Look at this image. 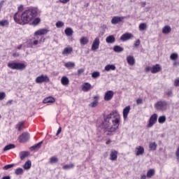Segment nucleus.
I'll list each match as a JSON object with an SVG mask.
<instances>
[{"mask_svg":"<svg viewBox=\"0 0 179 179\" xmlns=\"http://www.w3.org/2000/svg\"><path fill=\"white\" fill-rule=\"evenodd\" d=\"M12 167H15V164L6 165V166H4L3 169V170H9V169H12Z\"/></svg>","mask_w":179,"mask_h":179,"instance_id":"de8ad7c7","label":"nucleus"},{"mask_svg":"<svg viewBox=\"0 0 179 179\" xmlns=\"http://www.w3.org/2000/svg\"><path fill=\"white\" fill-rule=\"evenodd\" d=\"M94 99V101L92 103H91V104H90V106H91V107L92 108L96 107L97 104H99V101H97L99 100V96H95Z\"/></svg>","mask_w":179,"mask_h":179,"instance_id":"7c9ffc66","label":"nucleus"},{"mask_svg":"<svg viewBox=\"0 0 179 179\" xmlns=\"http://www.w3.org/2000/svg\"><path fill=\"white\" fill-rule=\"evenodd\" d=\"M30 155V152L29 151H22L20 152V157L21 160H24L27 156Z\"/></svg>","mask_w":179,"mask_h":179,"instance_id":"6ab92c4d","label":"nucleus"},{"mask_svg":"<svg viewBox=\"0 0 179 179\" xmlns=\"http://www.w3.org/2000/svg\"><path fill=\"white\" fill-rule=\"evenodd\" d=\"M38 44V41L37 40L34 41V45H37Z\"/></svg>","mask_w":179,"mask_h":179,"instance_id":"338daca9","label":"nucleus"},{"mask_svg":"<svg viewBox=\"0 0 179 179\" xmlns=\"http://www.w3.org/2000/svg\"><path fill=\"white\" fill-rule=\"evenodd\" d=\"M136 103L137 104H141V103H142V99H137Z\"/></svg>","mask_w":179,"mask_h":179,"instance_id":"e2e57ef3","label":"nucleus"},{"mask_svg":"<svg viewBox=\"0 0 179 179\" xmlns=\"http://www.w3.org/2000/svg\"><path fill=\"white\" fill-rule=\"evenodd\" d=\"M174 85H175V86H179V78L175 80V81H174Z\"/></svg>","mask_w":179,"mask_h":179,"instance_id":"864d4df0","label":"nucleus"},{"mask_svg":"<svg viewBox=\"0 0 179 179\" xmlns=\"http://www.w3.org/2000/svg\"><path fill=\"white\" fill-rule=\"evenodd\" d=\"M99 45H100V38H96L92 43L91 50L92 51H96V50H99Z\"/></svg>","mask_w":179,"mask_h":179,"instance_id":"6e6552de","label":"nucleus"},{"mask_svg":"<svg viewBox=\"0 0 179 179\" xmlns=\"http://www.w3.org/2000/svg\"><path fill=\"white\" fill-rule=\"evenodd\" d=\"M141 45V40L138 39L135 43H134V48H138Z\"/></svg>","mask_w":179,"mask_h":179,"instance_id":"09e8293b","label":"nucleus"},{"mask_svg":"<svg viewBox=\"0 0 179 179\" xmlns=\"http://www.w3.org/2000/svg\"><path fill=\"white\" fill-rule=\"evenodd\" d=\"M141 6L142 8H145V6H146V1H144L141 3Z\"/></svg>","mask_w":179,"mask_h":179,"instance_id":"680f3d73","label":"nucleus"},{"mask_svg":"<svg viewBox=\"0 0 179 179\" xmlns=\"http://www.w3.org/2000/svg\"><path fill=\"white\" fill-rule=\"evenodd\" d=\"M23 125H24V122H19V124H17V128L18 131H22V127H23Z\"/></svg>","mask_w":179,"mask_h":179,"instance_id":"49530a36","label":"nucleus"},{"mask_svg":"<svg viewBox=\"0 0 179 179\" xmlns=\"http://www.w3.org/2000/svg\"><path fill=\"white\" fill-rule=\"evenodd\" d=\"M13 101V100H9V101L6 103V106H9V105L12 104Z\"/></svg>","mask_w":179,"mask_h":179,"instance_id":"052dcab7","label":"nucleus"},{"mask_svg":"<svg viewBox=\"0 0 179 179\" xmlns=\"http://www.w3.org/2000/svg\"><path fill=\"white\" fill-rule=\"evenodd\" d=\"M110 160L115 161L117 160V158L118 157V152L115 150H112L110 154Z\"/></svg>","mask_w":179,"mask_h":179,"instance_id":"f8f14e48","label":"nucleus"},{"mask_svg":"<svg viewBox=\"0 0 179 179\" xmlns=\"http://www.w3.org/2000/svg\"><path fill=\"white\" fill-rule=\"evenodd\" d=\"M157 148V144H156V143H150V150H156Z\"/></svg>","mask_w":179,"mask_h":179,"instance_id":"37998d69","label":"nucleus"},{"mask_svg":"<svg viewBox=\"0 0 179 179\" xmlns=\"http://www.w3.org/2000/svg\"><path fill=\"white\" fill-rule=\"evenodd\" d=\"M100 76V73L99 71H94L92 73V78H93L94 79H96L97 78H99Z\"/></svg>","mask_w":179,"mask_h":179,"instance_id":"c03bdc74","label":"nucleus"},{"mask_svg":"<svg viewBox=\"0 0 179 179\" xmlns=\"http://www.w3.org/2000/svg\"><path fill=\"white\" fill-rule=\"evenodd\" d=\"M75 165L73 164H66L63 166L64 170H69L70 169H73Z\"/></svg>","mask_w":179,"mask_h":179,"instance_id":"c9c22d12","label":"nucleus"},{"mask_svg":"<svg viewBox=\"0 0 179 179\" xmlns=\"http://www.w3.org/2000/svg\"><path fill=\"white\" fill-rule=\"evenodd\" d=\"M157 122V114L154 113L152 115L150 116L149 120V123L147 125L148 128H152L155 124Z\"/></svg>","mask_w":179,"mask_h":179,"instance_id":"0eeeda50","label":"nucleus"},{"mask_svg":"<svg viewBox=\"0 0 179 179\" xmlns=\"http://www.w3.org/2000/svg\"><path fill=\"white\" fill-rule=\"evenodd\" d=\"M106 43H108V44H113V43H115V37L114 36V35L108 36L106 38Z\"/></svg>","mask_w":179,"mask_h":179,"instance_id":"f3484780","label":"nucleus"},{"mask_svg":"<svg viewBox=\"0 0 179 179\" xmlns=\"http://www.w3.org/2000/svg\"><path fill=\"white\" fill-rule=\"evenodd\" d=\"M150 71L152 73V67L148 66V67L145 68V72H150Z\"/></svg>","mask_w":179,"mask_h":179,"instance_id":"5fc2aeb1","label":"nucleus"},{"mask_svg":"<svg viewBox=\"0 0 179 179\" xmlns=\"http://www.w3.org/2000/svg\"><path fill=\"white\" fill-rule=\"evenodd\" d=\"M43 103L47 104L48 103H55V99L52 96H48L43 100Z\"/></svg>","mask_w":179,"mask_h":179,"instance_id":"a878e982","label":"nucleus"},{"mask_svg":"<svg viewBox=\"0 0 179 179\" xmlns=\"http://www.w3.org/2000/svg\"><path fill=\"white\" fill-rule=\"evenodd\" d=\"M69 1L70 0H59V2H61L62 3H68Z\"/></svg>","mask_w":179,"mask_h":179,"instance_id":"4d7b16f0","label":"nucleus"},{"mask_svg":"<svg viewBox=\"0 0 179 179\" xmlns=\"http://www.w3.org/2000/svg\"><path fill=\"white\" fill-rule=\"evenodd\" d=\"M29 139H30V135L27 132L22 133L18 138L19 142H20V143H24L25 142H27Z\"/></svg>","mask_w":179,"mask_h":179,"instance_id":"423d86ee","label":"nucleus"},{"mask_svg":"<svg viewBox=\"0 0 179 179\" xmlns=\"http://www.w3.org/2000/svg\"><path fill=\"white\" fill-rule=\"evenodd\" d=\"M64 66H66V68H73V66H75V63L69 62L64 64Z\"/></svg>","mask_w":179,"mask_h":179,"instance_id":"ea45409f","label":"nucleus"},{"mask_svg":"<svg viewBox=\"0 0 179 179\" xmlns=\"http://www.w3.org/2000/svg\"><path fill=\"white\" fill-rule=\"evenodd\" d=\"M162 33L164 34H169V33H171V27L169 25L165 26L162 28Z\"/></svg>","mask_w":179,"mask_h":179,"instance_id":"b1692460","label":"nucleus"},{"mask_svg":"<svg viewBox=\"0 0 179 179\" xmlns=\"http://www.w3.org/2000/svg\"><path fill=\"white\" fill-rule=\"evenodd\" d=\"M64 33H65L66 36L69 37V36H72V34H73V30L70 27H67L64 30Z\"/></svg>","mask_w":179,"mask_h":179,"instance_id":"bb28decb","label":"nucleus"},{"mask_svg":"<svg viewBox=\"0 0 179 179\" xmlns=\"http://www.w3.org/2000/svg\"><path fill=\"white\" fill-rule=\"evenodd\" d=\"M24 170H30L31 168V161L28 160L23 166Z\"/></svg>","mask_w":179,"mask_h":179,"instance_id":"cd10ccee","label":"nucleus"},{"mask_svg":"<svg viewBox=\"0 0 179 179\" xmlns=\"http://www.w3.org/2000/svg\"><path fill=\"white\" fill-rule=\"evenodd\" d=\"M41 145H43V141L31 147V150H36V149H40V148H41Z\"/></svg>","mask_w":179,"mask_h":179,"instance_id":"2f4dec72","label":"nucleus"},{"mask_svg":"<svg viewBox=\"0 0 179 179\" xmlns=\"http://www.w3.org/2000/svg\"><path fill=\"white\" fill-rule=\"evenodd\" d=\"M133 36L131 34L129 33H126L124 34L121 37H120V40L122 41H127V40H129L131 38H132Z\"/></svg>","mask_w":179,"mask_h":179,"instance_id":"9b49d317","label":"nucleus"},{"mask_svg":"<svg viewBox=\"0 0 179 179\" xmlns=\"http://www.w3.org/2000/svg\"><path fill=\"white\" fill-rule=\"evenodd\" d=\"M174 66H177V65H179V62H176L174 64H173Z\"/></svg>","mask_w":179,"mask_h":179,"instance_id":"774afa93","label":"nucleus"},{"mask_svg":"<svg viewBox=\"0 0 179 179\" xmlns=\"http://www.w3.org/2000/svg\"><path fill=\"white\" fill-rule=\"evenodd\" d=\"M124 19H125V17L115 16L112 18L111 23L112 24H118V23H121Z\"/></svg>","mask_w":179,"mask_h":179,"instance_id":"1a4fd4ad","label":"nucleus"},{"mask_svg":"<svg viewBox=\"0 0 179 179\" xmlns=\"http://www.w3.org/2000/svg\"><path fill=\"white\" fill-rule=\"evenodd\" d=\"M8 68L10 69H16L17 71H22V69H24L26 68V65L23 63H8Z\"/></svg>","mask_w":179,"mask_h":179,"instance_id":"7ed1b4c3","label":"nucleus"},{"mask_svg":"<svg viewBox=\"0 0 179 179\" xmlns=\"http://www.w3.org/2000/svg\"><path fill=\"white\" fill-rule=\"evenodd\" d=\"M8 24H9V22H8V20H6L0 21V26H1V27H5V26H8Z\"/></svg>","mask_w":179,"mask_h":179,"instance_id":"a19ab883","label":"nucleus"},{"mask_svg":"<svg viewBox=\"0 0 179 179\" xmlns=\"http://www.w3.org/2000/svg\"><path fill=\"white\" fill-rule=\"evenodd\" d=\"M161 69L160 64H155L152 67V73H157V72H160Z\"/></svg>","mask_w":179,"mask_h":179,"instance_id":"dca6fc26","label":"nucleus"},{"mask_svg":"<svg viewBox=\"0 0 179 179\" xmlns=\"http://www.w3.org/2000/svg\"><path fill=\"white\" fill-rule=\"evenodd\" d=\"M32 20H33L32 22L33 26H37V24H38L41 22V20L39 17H36Z\"/></svg>","mask_w":179,"mask_h":179,"instance_id":"f704fd0d","label":"nucleus"},{"mask_svg":"<svg viewBox=\"0 0 179 179\" xmlns=\"http://www.w3.org/2000/svg\"><path fill=\"white\" fill-rule=\"evenodd\" d=\"M129 111H131V106H126L123 109V117H124V120H127V118L128 117V114H129Z\"/></svg>","mask_w":179,"mask_h":179,"instance_id":"ddd939ff","label":"nucleus"},{"mask_svg":"<svg viewBox=\"0 0 179 179\" xmlns=\"http://www.w3.org/2000/svg\"><path fill=\"white\" fill-rule=\"evenodd\" d=\"M89 43V39L86 36H83L80 39V45H86Z\"/></svg>","mask_w":179,"mask_h":179,"instance_id":"393cba45","label":"nucleus"},{"mask_svg":"<svg viewBox=\"0 0 179 179\" xmlns=\"http://www.w3.org/2000/svg\"><path fill=\"white\" fill-rule=\"evenodd\" d=\"M167 95H168L169 97H171V96H173V91H172V90L168 91Z\"/></svg>","mask_w":179,"mask_h":179,"instance_id":"6e6d98bb","label":"nucleus"},{"mask_svg":"<svg viewBox=\"0 0 179 179\" xmlns=\"http://www.w3.org/2000/svg\"><path fill=\"white\" fill-rule=\"evenodd\" d=\"M113 51L115 52H122V51H124V48H122L120 45H115L113 47Z\"/></svg>","mask_w":179,"mask_h":179,"instance_id":"c85d7f7f","label":"nucleus"},{"mask_svg":"<svg viewBox=\"0 0 179 179\" xmlns=\"http://www.w3.org/2000/svg\"><path fill=\"white\" fill-rule=\"evenodd\" d=\"M15 173L16 174V176H21L22 174H23V169L22 168H18L15 170Z\"/></svg>","mask_w":179,"mask_h":179,"instance_id":"58836bf2","label":"nucleus"},{"mask_svg":"<svg viewBox=\"0 0 179 179\" xmlns=\"http://www.w3.org/2000/svg\"><path fill=\"white\" fill-rule=\"evenodd\" d=\"M49 163H50V164H55V163H58V158L57 157H52L50 159Z\"/></svg>","mask_w":179,"mask_h":179,"instance_id":"72a5a7b5","label":"nucleus"},{"mask_svg":"<svg viewBox=\"0 0 179 179\" xmlns=\"http://www.w3.org/2000/svg\"><path fill=\"white\" fill-rule=\"evenodd\" d=\"M64 24L62 21H58L56 23V27H57L58 29H61V27H64Z\"/></svg>","mask_w":179,"mask_h":179,"instance_id":"a18cd8bd","label":"nucleus"},{"mask_svg":"<svg viewBox=\"0 0 179 179\" xmlns=\"http://www.w3.org/2000/svg\"><path fill=\"white\" fill-rule=\"evenodd\" d=\"M146 27H147V25L145 23H141L139 24V27H138V29L139 30H141V31H143V30H146Z\"/></svg>","mask_w":179,"mask_h":179,"instance_id":"4c0bfd02","label":"nucleus"},{"mask_svg":"<svg viewBox=\"0 0 179 179\" xmlns=\"http://www.w3.org/2000/svg\"><path fill=\"white\" fill-rule=\"evenodd\" d=\"M115 69H117V68L114 64H108L105 66V71H106V72H109V71H115Z\"/></svg>","mask_w":179,"mask_h":179,"instance_id":"412c9836","label":"nucleus"},{"mask_svg":"<svg viewBox=\"0 0 179 179\" xmlns=\"http://www.w3.org/2000/svg\"><path fill=\"white\" fill-rule=\"evenodd\" d=\"M158 122L159 124H164V122H166V117L164 115L160 116L158 118Z\"/></svg>","mask_w":179,"mask_h":179,"instance_id":"e433bc0d","label":"nucleus"},{"mask_svg":"<svg viewBox=\"0 0 179 179\" xmlns=\"http://www.w3.org/2000/svg\"><path fill=\"white\" fill-rule=\"evenodd\" d=\"M85 72V69H80L78 70V76H80V75H82V73H83Z\"/></svg>","mask_w":179,"mask_h":179,"instance_id":"8fccbe9b","label":"nucleus"},{"mask_svg":"<svg viewBox=\"0 0 179 179\" xmlns=\"http://www.w3.org/2000/svg\"><path fill=\"white\" fill-rule=\"evenodd\" d=\"M155 176V169H150L147 171L148 178H152Z\"/></svg>","mask_w":179,"mask_h":179,"instance_id":"473e14b6","label":"nucleus"},{"mask_svg":"<svg viewBox=\"0 0 179 179\" xmlns=\"http://www.w3.org/2000/svg\"><path fill=\"white\" fill-rule=\"evenodd\" d=\"M15 148H16V145H15V144H8L4 147L3 152L10 150V149H15Z\"/></svg>","mask_w":179,"mask_h":179,"instance_id":"c756f323","label":"nucleus"},{"mask_svg":"<svg viewBox=\"0 0 179 179\" xmlns=\"http://www.w3.org/2000/svg\"><path fill=\"white\" fill-rule=\"evenodd\" d=\"M62 131V128L59 127L57 131L56 136H58V135H59V134H61Z\"/></svg>","mask_w":179,"mask_h":179,"instance_id":"603ef678","label":"nucleus"},{"mask_svg":"<svg viewBox=\"0 0 179 179\" xmlns=\"http://www.w3.org/2000/svg\"><path fill=\"white\" fill-rule=\"evenodd\" d=\"M37 15H38V8H31L24 10L22 15H20L19 12L15 13L14 20L15 23L24 26L25 24H29L34 17H37Z\"/></svg>","mask_w":179,"mask_h":179,"instance_id":"f03ea898","label":"nucleus"},{"mask_svg":"<svg viewBox=\"0 0 179 179\" xmlns=\"http://www.w3.org/2000/svg\"><path fill=\"white\" fill-rule=\"evenodd\" d=\"M178 54H177V53H173L170 56V59L172 61H176V59H178Z\"/></svg>","mask_w":179,"mask_h":179,"instance_id":"79ce46f5","label":"nucleus"},{"mask_svg":"<svg viewBox=\"0 0 179 179\" xmlns=\"http://www.w3.org/2000/svg\"><path fill=\"white\" fill-rule=\"evenodd\" d=\"M145 153V148L142 146H138L136 148V155L137 156H141V155H143Z\"/></svg>","mask_w":179,"mask_h":179,"instance_id":"4468645a","label":"nucleus"},{"mask_svg":"<svg viewBox=\"0 0 179 179\" xmlns=\"http://www.w3.org/2000/svg\"><path fill=\"white\" fill-rule=\"evenodd\" d=\"M146 175H145V174H141V179H146Z\"/></svg>","mask_w":179,"mask_h":179,"instance_id":"13d9d810","label":"nucleus"},{"mask_svg":"<svg viewBox=\"0 0 179 179\" xmlns=\"http://www.w3.org/2000/svg\"><path fill=\"white\" fill-rule=\"evenodd\" d=\"M155 107L158 111H164L167 110V102L166 101H159L155 103Z\"/></svg>","mask_w":179,"mask_h":179,"instance_id":"20e7f679","label":"nucleus"},{"mask_svg":"<svg viewBox=\"0 0 179 179\" xmlns=\"http://www.w3.org/2000/svg\"><path fill=\"white\" fill-rule=\"evenodd\" d=\"M90 87H92V85L89 83H85L82 87V90L83 92H89L90 90Z\"/></svg>","mask_w":179,"mask_h":179,"instance_id":"4be33fe9","label":"nucleus"},{"mask_svg":"<svg viewBox=\"0 0 179 179\" xmlns=\"http://www.w3.org/2000/svg\"><path fill=\"white\" fill-rule=\"evenodd\" d=\"M113 96H114V92L109 90L105 93L104 100L106 101H110V100L113 99Z\"/></svg>","mask_w":179,"mask_h":179,"instance_id":"9d476101","label":"nucleus"},{"mask_svg":"<svg viewBox=\"0 0 179 179\" xmlns=\"http://www.w3.org/2000/svg\"><path fill=\"white\" fill-rule=\"evenodd\" d=\"M120 120H121L120 114L117 113V110H115L104 116L101 127L105 130V132H108L107 135H113V132H115L120 127Z\"/></svg>","mask_w":179,"mask_h":179,"instance_id":"f257e3e1","label":"nucleus"},{"mask_svg":"<svg viewBox=\"0 0 179 179\" xmlns=\"http://www.w3.org/2000/svg\"><path fill=\"white\" fill-rule=\"evenodd\" d=\"M72 51H73V49L72 48H65L62 51V55H69V54H72Z\"/></svg>","mask_w":179,"mask_h":179,"instance_id":"aec40b11","label":"nucleus"},{"mask_svg":"<svg viewBox=\"0 0 179 179\" xmlns=\"http://www.w3.org/2000/svg\"><path fill=\"white\" fill-rule=\"evenodd\" d=\"M48 33V29H41L38 31H36L34 34L35 36H43L44 34H47Z\"/></svg>","mask_w":179,"mask_h":179,"instance_id":"2eb2a0df","label":"nucleus"},{"mask_svg":"<svg viewBox=\"0 0 179 179\" xmlns=\"http://www.w3.org/2000/svg\"><path fill=\"white\" fill-rule=\"evenodd\" d=\"M6 94L5 92H0V100H3L5 99Z\"/></svg>","mask_w":179,"mask_h":179,"instance_id":"3c124183","label":"nucleus"},{"mask_svg":"<svg viewBox=\"0 0 179 179\" xmlns=\"http://www.w3.org/2000/svg\"><path fill=\"white\" fill-rule=\"evenodd\" d=\"M2 179H10V176H7L2 178Z\"/></svg>","mask_w":179,"mask_h":179,"instance_id":"0e129e2a","label":"nucleus"},{"mask_svg":"<svg viewBox=\"0 0 179 179\" xmlns=\"http://www.w3.org/2000/svg\"><path fill=\"white\" fill-rule=\"evenodd\" d=\"M3 2H5L4 1H1L0 2V8H2V6H3Z\"/></svg>","mask_w":179,"mask_h":179,"instance_id":"69168bd1","label":"nucleus"},{"mask_svg":"<svg viewBox=\"0 0 179 179\" xmlns=\"http://www.w3.org/2000/svg\"><path fill=\"white\" fill-rule=\"evenodd\" d=\"M19 52H15V53H13V57H19Z\"/></svg>","mask_w":179,"mask_h":179,"instance_id":"bf43d9fd","label":"nucleus"},{"mask_svg":"<svg viewBox=\"0 0 179 179\" xmlns=\"http://www.w3.org/2000/svg\"><path fill=\"white\" fill-rule=\"evenodd\" d=\"M61 83L63 85V86H68V85H69V78L65 76H63L61 78Z\"/></svg>","mask_w":179,"mask_h":179,"instance_id":"a211bd4d","label":"nucleus"},{"mask_svg":"<svg viewBox=\"0 0 179 179\" xmlns=\"http://www.w3.org/2000/svg\"><path fill=\"white\" fill-rule=\"evenodd\" d=\"M127 61L129 65H130L131 66L135 64V59L133 57V56H128L127 57Z\"/></svg>","mask_w":179,"mask_h":179,"instance_id":"5701e85b","label":"nucleus"},{"mask_svg":"<svg viewBox=\"0 0 179 179\" xmlns=\"http://www.w3.org/2000/svg\"><path fill=\"white\" fill-rule=\"evenodd\" d=\"M35 82L38 84L50 82V78L47 75L42 74L36 78Z\"/></svg>","mask_w":179,"mask_h":179,"instance_id":"39448f33","label":"nucleus"}]
</instances>
